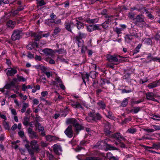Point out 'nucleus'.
Segmentation results:
<instances>
[{
	"mask_svg": "<svg viewBox=\"0 0 160 160\" xmlns=\"http://www.w3.org/2000/svg\"><path fill=\"white\" fill-rule=\"evenodd\" d=\"M124 58V57H121L119 55H116L115 54L111 55L110 54H108L107 55V59L110 62H114L119 63L123 61V60L122 59H118L119 58Z\"/></svg>",
	"mask_w": 160,
	"mask_h": 160,
	"instance_id": "nucleus-1",
	"label": "nucleus"
},
{
	"mask_svg": "<svg viewBox=\"0 0 160 160\" xmlns=\"http://www.w3.org/2000/svg\"><path fill=\"white\" fill-rule=\"evenodd\" d=\"M22 32L21 30L16 29L13 31L12 35L11 38L12 41H15L19 40L22 37Z\"/></svg>",
	"mask_w": 160,
	"mask_h": 160,
	"instance_id": "nucleus-2",
	"label": "nucleus"
},
{
	"mask_svg": "<svg viewBox=\"0 0 160 160\" xmlns=\"http://www.w3.org/2000/svg\"><path fill=\"white\" fill-rule=\"evenodd\" d=\"M72 124L75 127L76 131L77 132V134L78 133V132L82 129H83V127L82 126L79 124L77 120L73 118H71V124Z\"/></svg>",
	"mask_w": 160,
	"mask_h": 160,
	"instance_id": "nucleus-3",
	"label": "nucleus"
},
{
	"mask_svg": "<svg viewBox=\"0 0 160 160\" xmlns=\"http://www.w3.org/2000/svg\"><path fill=\"white\" fill-rule=\"evenodd\" d=\"M50 19L45 20V24L49 26H51L53 24H55V19L56 18V15L52 13L50 15Z\"/></svg>",
	"mask_w": 160,
	"mask_h": 160,
	"instance_id": "nucleus-4",
	"label": "nucleus"
},
{
	"mask_svg": "<svg viewBox=\"0 0 160 160\" xmlns=\"http://www.w3.org/2000/svg\"><path fill=\"white\" fill-rule=\"evenodd\" d=\"M38 141L36 140H33L32 141L30 142V145H29L32 148V149L34 151L38 152L40 150L39 145L38 144Z\"/></svg>",
	"mask_w": 160,
	"mask_h": 160,
	"instance_id": "nucleus-5",
	"label": "nucleus"
},
{
	"mask_svg": "<svg viewBox=\"0 0 160 160\" xmlns=\"http://www.w3.org/2000/svg\"><path fill=\"white\" fill-rule=\"evenodd\" d=\"M8 76H12L15 74L17 72V70L13 68L6 69L5 70Z\"/></svg>",
	"mask_w": 160,
	"mask_h": 160,
	"instance_id": "nucleus-6",
	"label": "nucleus"
},
{
	"mask_svg": "<svg viewBox=\"0 0 160 160\" xmlns=\"http://www.w3.org/2000/svg\"><path fill=\"white\" fill-rule=\"evenodd\" d=\"M25 147L27 149L29 153L31 156V160H36V158L34 156L33 150L31 149L28 142L25 145Z\"/></svg>",
	"mask_w": 160,
	"mask_h": 160,
	"instance_id": "nucleus-7",
	"label": "nucleus"
},
{
	"mask_svg": "<svg viewBox=\"0 0 160 160\" xmlns=\"http://www.w3.org/2000/svg\"><path fill=\"white\" fill-rule=\"evenodd\" d=\"M131 35H127L125 37V41L127 43H130L133 39V36H134L136 38L138 37V35L137 33H133L131 32Z\"/></svg>",
	"mask_w": 160,
	"mask_h": 160,
	"instance_id": "nucleus-8",
	"label": "nucleus"
},
{
	"mask_svg": "<svg viewBox=\"0 0 160 160\" xmlns=\"http://www.w3.org/2000/svg\"><path fill=\"white\" fill-rule=\"evenodd\" d=\"M146 99L148 100H151L156 102H158V100L154 98L155 96V93L152 92H148L146 94Z\"/></svg>",
	"mask_w": 160,
	"mask_h": 160,
	"instance_id": "nucleus-9",
	"label": "nucleus"
},
{
	"mask_svg": "<svg viewBox=\"0 0 160 160\" xmlns=\"http://www.w3.org/2000/svg\"><path fill=\"white\" fill-rule=\"evenodd\" d=\"M53 150L54 152L57 154L59 155L62 151L61 146L58 144H55L53 146Z\"/></svg>",
	"mask_w": 160,
	"mask_h": 160,
	"instance_id": "nucleus-10",
	"label": "nucleus"
},
{
	"mask_svg": "<svg viewBox=\"0 0 160 160\" xmlns=\"http://www.w3.org/2000/svg\"><path fill=\"white\" fill-rule=\"evenodd\" d=\"M42 32L41 31L39 32L38 33L34 32L32 34V36L34 37L36 41H38L42 38Z\"/></svg>",
	"mask_w": 160,
	"mask_h": 160,
	"instance_id": "nucleus-11",
	"label": "nucleus"
},
{
	"mask_svg": "<svg viewBox=\"0 0 160 160\" xmlns=\"http://www.w3.org/2000/svg\"><path fill=\"white\" fill-rule=\"evenodd\" d=\"M106 107V105L105 103L102 101H99L97 103V108L99 110L102 109L103 110Z\"/></svg>",
	"mask_w": 160,
	"mask_h": 160,
	"instance_id": "nucleus-12",
	"label": "nucleus"
},
{
	"mask_svg": "<svg viewBox=\"0 0 160 160\" xmlns=\"http://www.w3.org/2000/svg\"><path fill=\"white\" fill-rule=\"evenodd\" d=\"M16 22L12 21L11 20H9L7 22V26L10 29H12L15 27Z\"/></svg>",
	"mask_w": 160,
	"mask_h": 160,
	"instance_id": "nucleus-13",
	"label": "nucleus"
},
{
	"mask_svg": "<svg viewBox=\"0 0 160 160\" xmlns=\"http://www.w3.org/2000/svg\"><path fill=\"white\" fill-rule=\"evenodd\" d=\"M86 119L88 122H92L95 120L94 115L93 113H90L89 114L88 116L86 117Z\"/></svg>",
	"mask_w": 160,
	"mask_h": 160,
	"instance_id": "nucleus-14",
	"label": "nucleus"
},
{
	"mask_svg": "<svg viewBox=\"0 0 160 160\" xmlns=\"http://www.w3.org/2000/svg\"><path fill=\"white\" fill-rule=\"evenodd\" d=\"M76 41L77 42V44L78 47L82 48L84 45V41L81 38L79 37H75Z\"/></svg>",
	"mask_w": 160,
	"mask_h": 160,
	"instance_id": "nucleus-15",
	"label": "nucleus"
},
{
	"mask_svg": "<svg viewBox=\"0 0 160 160\" xmlns=\"http://www.w3.org/2000/svg\"><path fill=\"white\" fill-rule=\"evenodd\" d=\"M42 52L44 53L46 56H52V50L51 49L45 48L42 50Z\"/></svg>",
	"mask_w": 160,
	"mask_h": 160,
	"instance_id": "nucleus-16",
	"label": "nucleus"
},
{
	"mask_svg": "<svg viewBox=\"0 0 160 160\" xmlns=\"http://www.w3.org/2000/svg\"><path fill=\"white\" fill-rule=\"evenodd\" d=\"M113 137L116 139L118 140L119 142L122 140H124L125 138L121 136L120 133H117L113 135Z\"/></svg>",
	"mask_w": 160,
	"mask_h": 160,
	"instance_id": "nucleus-17",
	"label": "nucleus"
},
{
	"mask_svg": "<svg viewBox=\"0 0 160 160\" xmlns=\"http://www.w3.org/2000/svg\"><path fill=\"white\" fill-rule=\"evenodd\" d=\"M38 47V45L36 42H31L27 46V48L28 49H31L35 47L37 48Z\"/></svg>",
	"mask_w": 160,
	"mask_h": 160,
	"instance_id": "nucleus-18",
	"label": "nucleus"
},
{
	"mask_svg": "<svg viewBox=\"0 0 160 160\" xmlns=\"http://www.w3.org/2000/svg\"><path fill=\"white\" fill-rule=\"evenodd\" d=\"M111 128L110 124L108 122H107L105 125L104 131L106 134L107 135L110 134L111 132L109 131Z\"/></svg>",
	"mask_w": 160,
	"mask_h": 160,
	"instance_id": "nucleus-19",
	"label": "nucleus"
},
{
	"mask_svg": "<svg viewBox=\"0 0 160 160\" xmlns=\"http://www.w3.org/2000/svg\"><path fill=\"white\" fill-rule=\"evenodd\" d=\"M89 75L87 73L82 75V79L83 82L86 84V81H88Z\"/></svg>",
	"mask_w": 160,
	"mask_h": 160,
	"instance_id": "nucleus-20",
	"label": "nucleus"
},
{
	"mask_svg": "<svg viewBox=\"0 0 160 160\" xmlns=\"http://www.w3.org/2000/svg\"><path fill=\"white\" fill-rule=\"evenodd\" d=\"M29 136L32 139H38L39 138L36 132H35L29 134Z\"/></svg>",
	"mask_w": 160,
	"mask_h": 160,
	"instance_id": "nucleus-21",
	"label": "nucleus"
},
{
	"mask_svg": "<svg viewBox=\"0 0 160 160\" xmlns=\"http://www.w3.org/2000/svg\"><path fill=\"white\" fill-rule=\"evenodd\" d=\"M143 43L148 45H151L152 43V41L149 38H145L143 40Z\"/></svg>",
	"mask_w": 160,
	"mask_h": 160,
	"instance_id": "nucleus-22",
	"label": "nucleus"
},
{
	"mask_svg": "<svg viewBox=\"0 0 160 160\" xmlns=\"http://www.w3.org/2000/svg\"><path fill=\"white\" fill-rule=\"evenodd\" d=\"M89 75L92 78L94 79L97 76L98 73L94 71H91Z\"/></svg>",
	"mask_w": 160,
	"mask_h": 160,
	"instance_id": "nucleus-23",
	"label": "nucleus"
},
{
	"mask_svg": "<svg viewBox=\"0 0 160 160\" xmlns=\"http://www.w3.org/2000/svg\"><path fill=\"white\" fill-rule=\"evenodd\" d=\"M3 125L4 128L6 130H10V126H9L8 123L5 122V121H4L3 122Z\"/></svg>",
	"mask_w": 160,
	"mask_h": 160,
	"instance_id": "nucleus-24",
	"label": "nucleus"
},
{
	"mask_svg": "<svg viewBox=\"0 0 160 160\" xmlns=\"http://www.w3.org/2000/svg\"><path fill=\"white\" fill-rule=\"evenodd\" d=\"M157 86V83L156 82H152L148 85V87L150 89L156 87Z\"/></svg>",
	"mask_w": 160,
	"mask_h": 160,
	"instance_id": "nucleus-25",
	"label": "nucleus"
},
{
	"mask_svg": "<svg viewBox=\"0 0 160 160\" xmlns=\"http://www.w3.org/2000/svg\"><path fill=\"white\" fill-rule=\"evenodd\" d=\"M137 131V130L134 128H129L127 131V132L133 134Z\"/></svg>",
	"mask_w": 160,
	"mask_h": 160,
	"instance_id": "nucleus-26",
	"label": "nucleus"
},
{
	"mask_svg": "<svg viewBox=\"0 0 160 160\" xmlns=\"http://www.w3.org/2000/svg\"><path fill=\"white\" fill-rule=\"evenodd\" d=\"M128 98H125L122 102L121 106L122 107H126L128 103Z\"/></svg>",
	"mask_w": 160,
	"mask_h": 160,
	"instance_id": "nucleus-27",
	"label": "nucleus"
},
{
	"mask_svg": "<svg viewBox=\"0 0 160 160\" xmlns=\"http://www.w3.org/2000/svg\"><path fill=\"white\" fill-rule=\"evenodd\" d=\"M17 78L18 81L19 82H24L26 80V79L25 78L22 76H19L18 75H17Z\"/></svg>",
	"mask_w": 160,
	"mask_h": 160,
	"instance_id": "nucleus-28",
	"label": "nucleus"
},
{
	"mask_svg": "<svg viewBox=\"0 0 160 160\" xmlns=\"http://www.w3.org/2000/svg\"><path fill=\"white\" fill-rule=\"evenodd\" d=\"M141 45L139 44L136 48L133 51V54H135L138 52L139 51V49L141 48Z\"/></svg>",
	"mask_w": 160,
	"mask_h": 160,
	"instance_id": "nucleus-29",
	"label": "nucleus"
},
{
	"mask_svg": "<svg viewBox=\"0 0 160 160\" xmlns=\"http://www.w3.org/2000/svg\"><path fill=\"white\" fill-rule=\"evenodd\" d=\"M29 106V105L28 103H24L23 105L22 106V108L21 110V112L22 113H23L25 112L26 110V109Z\"/></svg>",
	"mask_w": 160,
	"mask_h": 160,
	"instance_id": "nucleus-30",
	"label": "nucleus"
},
{
	"mask_svg": "<svg viewBox=\"0 0 160 160\" xmlns=\"http://www.w3.org/2000/svg\"><path fill=\"white\" fill-rule=\"evenodd\" d=\"M152 117L151 118L154 120L159 121L160 120L158 118H160V115L157 114L154 115L152 114L151 115Z\"/></svg>",
	"mask_w": 160,
	"mask_h": 160,
	"instance_id": "nucleus-31",
	"label": "nucleus"
},
{
	"mask_svg": "<svg viewBox=\"0 0 160 160\" xmlns=\"http://www.w3.org/2000/svg\"><path fill=\"white\" fill-rule=\"evenodd\" d=\"M86 160H102V159L99 157H87L86 158Z\"/></svg>",
	"mask_w": 160,
	"mask_h": 160,
	"instance_id": "nucleus-32",
	"label": "nucleus"
},
{
	"mask_svg": "<svg viewBox=\"0 0 160 160\" xmlns=\"http://www.w3.org/2000/svg\"><path fill=\"white\" fill-rule=\"evenodd\" d=\"M140 110L141 108L140 107H134L131 110V112H133L134 113H137L140 111Z\"/></svg>",
	"mask_w": 160,
	"mask_h": 160,
	"instance_id": "nucleus-33",
	"label": "nucleus"
},
{
	"mask_svg": "<svg viewBox=\"0 0 160 160\" xmlns=\"http://www.w3.org/2000/svg\"><path fill=\"white\" fill-rule=\"evenodd\" d=\"M87 34L85 33H83L81 32H79L78 33V36H77V37H79V38H81L82 39V38H85L87 36Z\"/></svg>",
	"mask_w": 160,
	"mask_h": 160,
	"instance_id": "nucleus-34",
	"label": "nucleus"
},
{
	"mask_svg": "<svg viewBox=\"0 0 160 160\" xmlns=\"http://www.w3.org/2000/svg\"><path fill=\"white\" fill-rule=\"evenodd\" d=\"M60 28L58 27H56L53 31V35H56L58 34L60 32Z\"/></svg>",
	"mask_w": 160,
	"mask_h": 160,
	"instance_id": "nucleus-35",
	"label": "nucleus"
},
{
	"mask_svg": "<svg viewBox=\"0 0 160 160\" xmlns=\"http://www.w3.org/2000/svg\"><path fill=\"white\" fill-rule=\"evenodd\" d=\"M87 29H88V30L90 32H92L93 30H100V28H99V26H98V25H94L93 26L92 29L91 30H89V28H87Z\"/></svg>",
	"mask_w": 160,
	"mask_h": 160,
	"instance_id": "nucleus-36",
	"label": "nucleus"
},
{
	"mask_svg": "<svg viewBox=\"0 0 160 160\" xmlns=\"http://www.w3.org/2000/svg\"><path fill=\"white\" fill-rule=\"evenodd\" d=\"M64 133L68 137L70 138V126H68L64 131Z\"/></svg>",
	"mask_w": 160,
	"mask_h": 160,
	"instance_id": "nucleus-37",
	"label": "nucleus"
},
{
	"mask_svg": "<svg viewBox=\"0 0 160 160\" xmlns=\"http://www.w3.org/2000/svg\"><path fill=\"white\" fill-rule=\"evenodd\" d=\"M36 126L37 127L38 130L39 131H44V127L42 126H41V124H40V123L38 122L36 124Z\"/></svg>",
	"mask_w": 160,
	"mask_h": 160,
	"instance_id": "nucleus-38",
	"label": "nucleus"
},
{
	"mask_svg": "<svg viewBox=\"0 0 160 160\" xmlns=\"http://www.w3.org/2000/svg\"><path fill=\"white\" fill-rule=\"evenodd\" d=\"M108 114L107 115H106V116L109 118L111 119H113L114 118V117L112 115V112L110 111H107Z\"/></svg>",
	"mask_w": 160,
	"mask_h": 160,
	"instance_id": "nucleus-39",
	"label": "nucleus"
},
{
	"mask_svg": "<svg viewBox=\"0 0 160 160\" xmlns=\"http://www.w3.org/2000/svg\"><path fill=\"white\" fill-rule=\"evenodd\" d=\"M136 19L138 22H142L144 21L143 17L142 15H138Z\"/></svg>",
	"mask_w": 160,
	"mask_h": 160,
	"instance_id": "nucleus-40",
	"label": "nucleus"
},
{
	"mask_svg": "<svg viewBox=\"0 0 160 160\" xmlns=\"http://www.w3.org/2000/svg\"><path fill=\"white\" fill-rule=\"evenodd\" d=\"M123 30L122 28H116L115 29V32H116L118 35L122 33V31Z\"/></svg>",
	"mask_w": 160,
	"mask_h": 160,
	"instance_id": "nucleus-41",
	"label": "nucleus"
},
{
	"mask_svg": "<svg viewBox=\"0 0 160 160\" xmlns=\"http://www.w3.org/2000/svg\"><path fill=\"white\" fill-rule=\"evenodd\" d=\"M68 114V112L67 111H63L60 112V116L61 117H65Z\"/></svg>",
	"mask_w": 160,
	"mask_h": 160,
	"instance_id": "nucleus-42",
	"label": "nucleus"
},
{
	"mask_svg": "<svg viewBox=\"0 0 160 160\" xmlns=\"http://www.w3.org/2000/svg\"><path fill=\"white\" fill-rule=\"evenodd\" d=\"M23 123L25 126H27L28 124V118L26 117L24 118Z\"/></svg>",
	"mask_w": 160,
	"mask_h": 160,
	"instance_id": "nucleus-43",
	"label": "nucleus"
},
{
	"mask_svg": "<svg viewBox=\"0 0 160 160\" xmlns=\"http://www.w3.org/2000/svg\"><path fill=\"white\" fill-rule=\"evenodd\" d=\"M106 144L107 145L106 146L108 147V149L110 150H114L116 149V148L112 146L110 144H107V143H106Z\"/></svg>",
	"mask_w": 160,
	"mask_h": 160,
	"instance_id": "nucleus-44",
	"label": "nucleus"
},
{
	"mask_svg": "<svg viewBox=\"0 0 160 160\" xmlns=\"http://www.w3.org/2000/svg\"><path fill=\"white\" fill-rule=\"evenodd\" d=\"M46 4V2L43 0H41L38 2V4L40 6H42Z\"/></svg>",
	"mask_w": 160,
	"mask_h": 160,
	"instance_id": "nucleus-45",
	"label": "nucleus"
},
{
	"mask_svg": "<svg viewBox=\"0 0 160 160\" xmlns=\"http://www.w3.org/2000/svg\"><path fill=\"white\" fill-rule=\"evenodd\" d=\"M78 103V102H73L71 100V105L74 108H77Z\"/></svg>",
	"mask_w": 160,
	"mask_h": 160,
	"instance_id": "nucleus-46",
	"label": "nucleus"
},
{
	"mask_svg": "<svg viewBox=\"0 0 160 160\" xmlns=\"http://www.w3.org/2000/svg\"><path fill=\"white\" fill-rule=\"evenodd\" d=\"M102 25L103 28H106L108 26V22L105 21L102 24Z\"/></svg>",
	"mask_w": 160,
	"mask_h": 160,
	"instance_id": "nucleus-47",
	"label": "nucleus"
},
{
	"mask_svg": "<svg viewBox=\"0 0 160 160\" xmlns=\"http://www.w3.org/2000/svg\"><path fill=\"white\" fill-rule=\"evenodd\" d=\"M154 149L158 150L160 149V142L157 144H154Z\"/></svg>",
	"mask_w": 160,
	"mask_h": 160,
	"instance_id": "nucleus-48",
	"label": "nucleus"
},
{
	"mask_svg": "<svg viewBox=\"0 0 160 160\" xmlns=\"http://www.w3.org/2000/svg\"><path fill=\"white\" fill-rule=\"evenodd\" d=\"M132 91L131 89L126 90V89H123L122 90V93H128L131 92Z\"/></svg>",
	"mask_w": 160,
	"mask_h": 160,
	"instance_id": "nucleus-49",
	"label": "nucleus"
},
{
	"mask_svg": "<svg viewBox=\"0 0 160 160\" xmlns=\"http://www.w3.org/2000/svg\"><path fill=\"white\" fill-rule=\"evenodd\" d=\"M18 13V11L17 10H12L11 11V15H12L13 16H15Z\"/></svg>",
	"mask_w": 160,
	"mask_h": 160,
	"instance_id": "nucleus-50",
	"label": "nucleus"
},
{
	"mask_svg": "<svg viewBox=\"0 0 160 160\" xmlns=\"http://www.w3.org/2000/svg\"><path fill=\"white\" fill-rule=\"evenodd\" d=\"M94 117L95 118V120H99L101 118L102 116L99 113H97L96 114V116H94Z\"/></svg>",
	"mask_w": 160,
	"mask_h": 160,
	"instance_id": "nucleus-51",
	"label": "nucleus"
},
{
	"mask_svg": "<svg viewBox=\"0 0 160 160\" xmlns=\"http://www.w3.org/2000/svg\"><path fill=\"white\" fill-rule=\"evenodd\" d=\"M59 54L63 53L65 52V51L64 49H60L57 51Z\"/></svg>",
	"mask_w": 160,
	"mask_h": 160,
	"instance_id": "nucleus-52",
	"label": "nucleus"
},
{
	"mask_svg": "<svg viewBox=\"0 0 160 160\" xmlns=\"http://www.w3.org/2000/svg\"><path fill=\"white\" fill-rule=\"evenodd\" d=\"M18 134L19 136L22 138H23L24 136V132L23 131H21L19 132Z\"/></svg>",
	"mask_w": 160,
	"mask_h": 160,
	"instance_id": "nucleus-53",
	"label": "nucleus"
},
{
	"mask_svg": "<svg viewBox=\"0 0 160 160\" xmlns=\"http://www.w3.org/2000/svg\"><path fill=\"white\" fill-rule=\"evenodd\" d=\"M42 97H45L48 94V92L47 91H43L41 93Z\"/></svg>",
	"mask_w": 160,
	"mask_h": 160,
	"instance_id": "nucleus-54",
	"label": "nucleus"
},
{
	"mask_svg": "<svg viewBox=\"0 0 160 160\" xmlns=\"http://www.w3.org/2000/svg\"><path fill=\"white\" fill-rule=\"evenodd\" d=\"M46 138L47 141H51L52 140V138H53V136L51 135H48L47 136Z\"/></svg>",
	"mask_w": 160,
	"mask_h": 160,
	"instance_id": "nucleus-55",
	"label": "nucleus"
},
{
	"mask_svg": "<svg viewBox=\"0 0 160 160\" xmlns=\"http://www.w3.org/2000/svg\"><path fill=\"white\" fill-rule=\"evenodd\" d=\"M40 69L44 73H45V72H47L46 70V68L44 66H41L40 67Z\"/></svg>",
	"mask_w": 160,
	"mask_h": 160,
	"instance_id": "nucleus-56",
	"label": "nucleus"
},
{
	"mask_svg": "<svg viewBox=\"0 0 160 160\" xmlns=\"http://www.w3.org/2000/svg\"><path fill=\"white\" fill-rule=\"evenodd\" d=\"M40 144L41 146L43 147H46L48 146V144L47 143L42 141L40 142Z\"/></svg>",
	"mask_w": 160,
	"mask_h": 160,
	"instance_id": "nucleus-57",
	"label": "nucleus"
},
{
	"mask_svg": "<svg viewBox=\"0 0 160 160\" xmlns=\"http://www.w3.org/2000/svg\"><path fill=\"white\" fill-rule=\"evenodd\" d=\"M128 18L131 19H133L134 17V15L132 13H129L128 15Z\"/></svg>",
	"mask_w": 160,
	"mask_h": 160,
	"instance_id": "nucleus-58",
	"label": "nucleus"
},
{
	"mask_svg": "<svg viewBox=\"0 0 160 160\" xmlns=\"http://www.w3.org/2000/svg\"><path fill=\"white\" fill-rule=\"evenodd\" d=\"M32 102L34 105H38L39 103L38 100L36 98L34 99L32 101Z\"/></svg>",
	"mask_w": 160,
	"mask_h": 160,
	"instance_id": "nucleus-59",
	"label": "nucleus"
},
{
	"mask_svg": "<svg viewBox=\"0 0 160 160\" xmlns=\"http://www.w3.org/2000/svg\"><path fill=\"white\" fill-rule=\"evenodd\" d=\"M154 131L160 130V126L154 125L153 126Z\"/></svg>",
	"mask_w": 160,
	"mask_h": 160,
	"instance_id": "nucleus-60",
	"label": "nucleus"
},
{
	"mask_svg": "<svg viewBox=\"0 0 160 160\" xmlns=\"http://www.w3.org/2000/svg\"><path fill=\"white\" fill-rule=\"evenodd\" d=\"M12 86H11L9 83H7L4 87V88L5 89H10Z\"/></svg>",
	"mask_w": 160,
	"mask_h": 160,
	"instance_id": "nucleus-61",
	"label": "nucleus"
},
{
	"mask_svg": "<svg viewBox=\"0 0 160 160\" xmlns=\"http://www.w3.org/2000/svg\"><path fill=\"white\" fill-rule=\"evenodd\" d=\"M47 156L49 158L50 160H52L53 156L52 154L48 152L47 153Z\"/></svg>",
	"mask_w": 160,
	"mask_h": 160,
	"instance_id": "nucleus-62",
	"label": "nucleus"
},
{
	"mask_svg": "<svg viewBox=\"0 0 160 160\" xmlns=\"http://www.w3.org/2000/svg\"><path fill=\"white\" fill-rule=\"evenodd\" d=\"M17 128V125L15 123L12 127L11 129L12 131L15 130Z\"/></svg>",
	"mask_w": 160,
	"mask_h": 160,
	"instance_id": "nucleus-63",
	"label": "nucleus"
},
{
	"mask_svg": "<svg viewBox=\"0 0 160 160\" xmlns=\"http://www.w3.org/2000/svg\"><path fill=\"white\" fill-rule=\"evenodd\" d=\"M24 9V7H23L21 6L19 7H18L16 10L18 12H19V11H22Z\"/></svg>",
	"mask_w": 160,
	"mask_h": 160,
	"instance_id": "nucleus-64",
	"label": "nucleus"
}]
</instances>
